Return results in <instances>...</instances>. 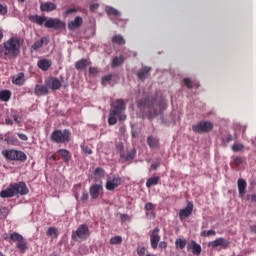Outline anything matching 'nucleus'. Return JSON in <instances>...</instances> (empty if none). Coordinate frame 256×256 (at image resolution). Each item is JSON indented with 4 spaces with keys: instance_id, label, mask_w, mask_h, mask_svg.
Wrapping results in <instances>:
<instances>
[{
    "instance_id": "obj_4",
    "label": "nucleus",
    "mask_w": 256,
    "mask_h": 256,
    "mask_svg": "<svg viewBox=\"0 0 256 256\" xmlns=\"http://www.w3.org/2000/svg\"><path fill=\"white\" fill-rule=\"evenodd\" d=\"M9 239L13 241V243H16V247L21 253H25V250L28 249L27 240H25L23 235L14 232L10 234Z\"/></svg>"
},
{
    "instance_id": "obj_27",
    "label": "nucleus",
    "mask_w": 256,
    "mask_h": 256,
    "mask_svg": "<svg viewBox=\"0 0 256 256\" xmlns=\"http://www.w3.org/2000/svg\"><path fill=\"white\" fill-rule=\"evenodd\" d=\"M147 145L150 147V149H157V147H159V139L153 136H148Z\"/></svg>"
},
{
    "instance_id": "obj_29",
    "label": "nucleus",
    "mask_w": 256,
    "mask_h": 256,
    "mask_svg": "<svg viewBox=\"0 0 256 256\" xmlns=\"http://www.w3.org/2000/svg\"><path fill=\"white\" fill-rule=\"evenodd\" d=\"M161 181V178L159 176L151 177L146 182V187L150 189V187H153V185H157Z\"/></svg>"
},
{
    "instance_id": "obj_19",
    "label": "nucleus",
    "mask_w": 256,
    "mask_h": 256,
    "mask_svg": "<svg viewBox=\"0 0 256 256\" xmlns=\"http://www.w3.org/2000/svg\"><path fill=\"white\" fill-rule=\"evenodd\" d=\"M237 185H238L239 197H245V194L247 193L246 191L247 182L243 178H240L238 179Z\"/></svg>"
},
{
    "instance_id": "obj_44",
    "label": "nucleus",
    "mask_w": 256,
    "mask_h": 256,
    "mask_svg": "<svg viewBox=\"0 0 256 256\" xmlns=\"http://www.w3.org/2000/svg\"><path fill=\"white\" fill-rule=\"evenodd\" d=\"M113 79V75L109 74L102 78V84L107 85Z\"/></svg>"
},
{
    "instance_id": "obj_36",
    "label": "nucleus",
    "mask_w": 256,
    "mask_h": 256,
    "mask_svg": "<svg viewBox=\"0 0 256 256\" xmlns=\"http://www.w3.org/2000/svg\"><path fill=\"white\" fill-rule=\"evenodd\" d=\"M117 117H119L118 114H115L114 112L110 111L108 123L109 125H115L117 123Z\"/></svg>"
},
{
    "instance_id": "obj_41",
    "label": "nucleus",
    "mask_w": 256,
    "mask_h": 256,
    "mask_svg": "<svg viewBox=\"0 0 256 256\" xmlns=\"http://www.w3.org/2000/svg\"><path fill=\"white\" fill-rule=\"evenodd\" d=\"M116 149H117V152L119 153L120 157H125V150H123L124 149L123 143H118L116 145Z\"/></svg>"
},
{
    "instance_id": "obj_24",
    "label": "nucleus",
    "mask_w": 256,
    "mask_h": 256,
    "mask_svg": "<svg viewBox=\"0 0 256 256\" xmlns=\"http://www.w3.org/2000/svg\"><path fill=\"white\" fill-rule=\"evenodd\" d=\"M29 19L32 23H36L37 25H45V23H47V18L38 15L29 16Z\"/></svg>"
},
{
    "instance_id": "obj_1",
    "label": "nucleus",
    "mask_w": 256,
    "mask_h": 256,
    "mask_svg": "<svg viewBox=\"0 0 256 256\" xmlns=\"http://www.w3.org/2000/svg\"><path fill=\"white\" fill-rule=\"evenodd\" d=\"M19 53H21V38H9L0 45V57L1 59H5V61L17 57Z\"/></svg>"
},
{
    "instance_id": "obj_45",
    "label": "nucleus",
    "mask_w": 256,
    "mask_h": 256,
    "mask_svg": "<svg viewBox=\"0 0 256 256\" xmlns=\"http://www.w3.org/2000/svg\"><path fill=\"white\" fill-rule=\"evenodd\" d=\"M94 175H97L98 177H103L105 175V170L102 168H96L94 171Z\"/></svg>"
},
{
    "instance_id": "obj_47",
    "label": "nucleus",
    "mask_w": 256,
    "mask_h": 256,
    "mask_svg": "<svg viewBox=\"0 0 256 256\" xmlns=\"http://www.w3.org/2000/svg\"><path fill=\"white\" fill-rule=\"evenodd\" d=\"M153 209H155V205L151 202H148L145 204V210L146 211H153Z\"/></svg>"
},
{
    "instance_id": "obj_40",
    "label": "nucleus",
    "mask_w": 256,
    "mask_h": 256,
    "mask_svg": "<svg viewBox=\"0 0 256 256\" xmlns=\"http://www.w3.org/2000/svg\"><path fill=\"white\" fill-rule=\"evenodd\" d=\"M201 237H215V235H217V232H215V230H204L201 232Z\"/></svg>"
},
{
    "instance_id": "obj_63",
    "label": "nucleus",
    "mask_w": 256,
    "mask_h": 256,
    "mask_svg": "<svg viewBox=\"0 0 256 256\" xmlns=\"http://www.w3.org/2000/svg\"><path fill=\"white\" fill-rule=\"evenodd\" d=\"M227 141H233V136L229 135V136L227 137Z\"/></svg>"
},
{
    "instance_id": "obj_15",
    "label": "nucleus",
    "mask_w": 256,
    "mask_h": 256,
    "mask_svg": "<svg viewBox=\"0 0 256 256\" xmlns=\"http://www.w3.org/2000/svg\"><path fill=\"white\" fill-rule=\"evenodd\" d=\"M16 195H27L29 193V188H27V184L24 182H20L18 184H13Z\"/></svg>"
},
{
    "instance_id": "obj_49",
    "label": "nucleus",
    "mask_w": 256,
    "mask_h": 256,
    "mask_svg": "<svg viewBox=\"0 0 256 256\" xmlns=\"http://www.w3.org/2000/svg\"><path fill=\"white\" fill-rule=\"evenodd\" d=\"M147 251V249L145 248V247H138L137 248V253H138V255H140V256H143V255H145V252Z\"/></svg>"
},
{
    "instance_id": "obj_33",
    "label": "nucleus",
    "mask_w": 256,
    "mask_h": 256,
    "mask_svg": "<svg viewBox=\"0 0 256 256\" xmlns=\"http://www.w3.org/2000/svg\"><path fill=\"white\" fill-rule=\"evenodd\" d=\"M46 235L48 237H54V238H57L59 236V230H57V228L55 227H50L48 229V231L46 232Z\"/></svg>"
},
{
    "instance_id": "obj_37",
    "label": "nucleus",
    "mask_w": 256,
    "mask_h": 256,
    "mask_svg": "<svg viewBox=\"0 0 256 256\" xmlns=\"http://www.w3.org/2000/svg\"><path fill=\"white\" fill-rule=\"evenodd\" d=\"M123 238L121 236H114L110 239V245H121Z\"/></svg>"
},
{
    "instance_id": "obj_13",
    "label": "nucleus",
    "mask_w": 256,
    "mask_h": 256,
    "mask_svg": "<svg viewBox=\"0 0 256 256\" xmlns=\"http://www.w3.org/2000/svg\"><path fill=\"white\" fill-rule=\"evenodd\" d=\"M191 213H193V202H188L187 206L179 212L180 220L183 221L187 219V217H190Z\"/></svg>"
},
{
    "instance_id": "obj_9",
    "label": "nucleus",
    "mask_w": 256,
    "mask_h": 256,
    "mask_svg": "<svg viewBox=\"0 0 256 256\" xmlns=\"http://www.w3.org/2000/svg\"><path fill=\"white\" fill-rule=\"evenodd\" d=\"M208 247H211L212 249H217V247H222V249H227V247H229V240L223 237L217 238L216 240L209 242Z\"/></svg>"
},
{
    "instance_id": "obj_55",
    "label": "nucleus",
    "mask_w": 256,
    "mask_h": 256,
    "mask_svg": "<svg viewBox=\"0 0 256 256\" xmlns=\"http://www.w3.org/2000/svg\"><path fill=\"white\" fill-rule=\"evenodd\" d=\"M18 137L19 139H21L22 141H27L29 138L27 137V135L23 134V133H18Z\"/></svg>"
},
{
    "instance_id": "obj_2",
    "label": "nucleus",
    "mask_w": 256,
    "mask_h": 256,
    "mask_svg": "<svg viewBox=\"0 0 256 256\" xmlns=\"http://www.w3.org/2000/svg\"><path fill=\"white\" fill-rule=\"evenodd\" d=\"M50 139L54 143H58V144L69 143L71 142L72 134H71V131L67 129H64V130L56 129L51 133Z\"/></svg>"
},
{
    "instance_id": "obj_34",
    "label": "nucleus",
    "mask_w": 256,
    "mask_h": 256,
    "mask_svg": "<svg viewBox=\"0 0 256 256\" xmlns=\"http://www.w3.org/2000/svg\"><path fill=\"white\" fill-rule=\"evenodd\" d=\"M125 58L123 56L115 57L112 60V67H119V65H123Z\"/></svg>"
},
{
    "instance_id": "obj_57",
    "label": "nucleus",
    "mask_w": 256,
    "mask_h": 256,
    "mask_svg": "<svg viewBox=\"0 0 256 256\" xmlns=\"http://www.w3.org/2000/svg\"><path fill=\"white\" fill-rule=\"evenodd\" d=\"M75 11H77L75 8H69L65 11L66 15H71V13H75Z\"/></svg>"
},
{
    "instance_id": "obj_52",
    "label": "nucleus",
    "mask_w": 256,
    "mask_h": 256,
    "mask_svg": "<svg viewBox=\"0 0 256 256\" xmlns=\"http://www.w3.org/2000/svg\"><path fill=\"white\" fill-rule=\"evenodd\" d=\"M184 85L188 87V89H193V85H191V80L188 78H185L184 80Z\"/></svg>"
},
{
    "instance_id": "obj_16",
    "label": "nucleus",
    "mask_w": 256,
    "mask_h": 256,
    "mask_svg": "<svg viewBox=\"0 0 256 256\" xmlns=\"http://www.w3.org/2000/svg\"><path fill=\"white\" fill-rule=\"evenodd\" d=\"M16 192H15V187L13 186V184H11L8 188H6L5 190H2L0 192V197H2V199H8L10 197H15Z\"/></svg>"
},
{
    "instance_id": "obj_17",
    "label": "nucleus",
    "mask_w": 256,
    "mask_h": 256,
    "mask_svg": "<svg viewBox=\"0 0 256 256\" xmlns=\"http://www.w3.org/2000/svg\"><path fill=\"white\" fill-rule=\"evenodd\" d=\"M164 104H160L159 106H155L153 105L152 108H150L148 117L149 119H153L155 117H157V115H159L163 109H165V107H163Z\"/></svg>"
},
{
    "instance_id": "obj_59",
    "label": "nucleus",
    "mask_w": 256,
    "mask_h": 256,
    "mask_svg": "<svg viewBox=\"0 0 256 256\" xmlns=\"http://www.w3.org/2000/svg\"><path fill=\"white\" fill-rule=\"evenodd\" d=\"M98 8H99V5H98V4H92V5L90 6L91 11H97Z\"/></svg>"
},
{
    "instance_id": "obj_6",
    "label": "nucleus",
    "mask_w": 256,
    "mask_h": 256,
    "mask_svg": "<svg viewBox=\"0 0 256 256\" xmlns=\"http://www.w3.org/2000/svg\"><path fill=\"white\" fill-rule=\"evenodd\" d=\"M194 133H211L213 131V123L209 121H200L192 126Z\"/></svg>"
},
{
    "instance_id": "obj_58",
    "label": "nucleus",
    "mask_w": 256,
    "mask_h": 256,
    "mask_svg": "<svg viewBox=\"0 0 256 256\" xmlns=\"http://www.w3.org/2000/svg\"><path fill=\"white\" fill-rule=\"evenodd\" d=\"M159 247H160V249H167V242H165V241L160 242Z\"/></svg>"
},
{
    "instance_id": "obj_53",
    "label": "nucleus",
    "mask_w": 256,
    "mask_h": 256,
    "mask_svg": "<svg viewBox=\"0 0 256 256\" xmlns=\"http://www.w3.org/2000/svg\"><path fill=\"white\" fill-rule=\"evenodd\" d=\"M0 15H7V6L0 4Z\"/></svg>"
},
{
    "instance_id": "obj_54",
    "label": "nucleus",
    "mask_w": 256,
    "mask_h": 256,
    "mask_svg": "<svg viewBox=\"0 0 256 256\" xmlns=\"http://www.w3.org/2000/svg\"><path fill=\"white\" fill-rule=\"evenodd\" d=\"M89 199V193L87 191H83L81 201H87Z\"/></svg>"
},
{
    "instance_id": "obj_48",
    "label": "nucleus",
    "mask_w": 256,
    "mask_h": 256,
    "mask_svg": "<svg viewBox=\"0 0 256 256\" xmlns=\"http://www.w3.org/2000/svg\"><path fill=\"white\" fill-rule=\"evenodd\" d=\"M74 191H75V198L79 199V191H81V184H78L74 187Z\"/></svg>"
},
{
    "instance_id": "obj_21",
    "label": "nucleus",
    "mask_w": 256,
    "mask_h": 256,
    "mask_svg": "<svg viewBox=\"0 0 256 256\" xmlns=\"http://www.w3.org/2000/svg\"><path fill=\"white\" fill-rule=\"evenodd\" d=\"M150 72L151 67L145 66L138 71L137 76L141 81H145Z\"/></svg>"
},
{
    "instance_id": "obj_42",
    "label": "nucleus",
    "mask_w": 256,
    "mask_h": 256,
    "mask_svg": "<svg viewBox=\"0 0 256 256\" xmlns=\"http://www.w3.org/2000/svg\"><path fill=\"white\" fill-rule=\"evenodd\" d=\"M175 245L179 249H185V245H187V241L182 240V239H177L175 242Z\"/></svg>"
},
{
    "instance_id": "obj_7",
    "label": "nucleus",
    "mask_w": 256,
    "mask_h": 256,
    "mask_svg": "<svg viewBox=\"0 0 256 256\" xmlns=\"http://www.w3.org/2000/svg\"><path fill=\"white\" fill-rule=\"evenodd\" d=\"M87 237H89V227H87V225L79 226L72 234V239H74V241H77V239H87Z\"/></svg>"
},
{
    "instance_id": "obj_56",
    "label": "nucleus",
    "mask_w": 256,
    "mask_h": 256,
    "mask_svg": "<svg viewBox=\"0 0 256 256\" xmlns=\"http://www.w3.org/2000/svg\"><path fill=\"white\" fill-rule=\"evenodd\" d=\"M234 163L235 165H241V163H243V160L241 159V157H236L234 158Z\"/></svg>"
},
{
    "instance_id": "obj_50",
    "label": "nucleus",
    "mask_w": 256,
    "mask_h": 256,
    "mask_svg": "<svg viewBox=\"0 0 256 256\" xmlns=\"http://www.w3.org/2000/svg\"><path fill=\"white\" fill-rule=\"evenodd\" d=\"M89 73L90 75H97V73H99V69L97 67H90Z\"/></svg>"
},
{
    "instance_id": "obj_25",
    "label": "nucleus",
    "mask_w": 256,
    "mask_h": 256,
    "mask_svg": "<svg viewBox=\"0 0 256 256\" xmlns=\"http://www.w3.org/2000/svg\"><path fill=\"white\" fill-rule=\"evenodd\" d=\"M40 9L41 11H45V12L55 11V9H57V6L53 2H45L41 4Z\"/></svg>"
},
{
    "instance_id": "obj_11",
    "label": "nucleus",
    "mask_w": 256,
    "mask_h": 256,
    "mask_svg": "<svg viewBox=\"0 0 256 256\" xmlns=\"http://www.w3.org/2000/svg\"><path fill=\"white\" fill-rule=\"evenodd\" d=\"M103 193V185L94 184L89 189L91 199H99V196Z\"/></svg>"
},
{
    "instance_id": "obj_18",
    "label": "nucleus",
    "mask_w": 256,
    "mask_h": 256,
    "mask_svg": "<svg viewBox=\"0 0 256 256\" xmlns=\"http://www.w3.org/2000/svg\"><path fill=\"white\" fill-rule=\"evenodd\" d=\"M82 25H83V18H81L80 16H77L74 20L68 23V29L73 31L75 29H79V27H81Z\"/></svg>"
},
{
    "instance_id": "obj_60",
    "label": "nucleus",
    "mask_w": 256,
    "mask_h": 256,
    "mask_svg": "<svg viewBox=\"0 0 256 256\" xmlns=\"http://www.w3.org/2000/svg\"><path fill=\"white\" fill-rule=\"evenodd\" d=\"M159 167V163H153L152 165H151V170L152 171H155V169H157Z\"/></svg>"
},
{
    "instance_id": "obj_30",
    "label": "nucleus",
    "mask_w": 256,
    "mask_h": 256,
    "mask_svg": "<svg viewBox=\"0 0 256 256\" xmlns=\"http://www.w3.org/2000/svg\"><path fill=\"white\" fill-rule=\"evenodd\" d=\"M4 141L8 144L15 145V143H17V138L13 136L11 133H7L4 136Z\"/></svg>"
},
{
    "instance_id": "obj_62",
    "label": "nucleus",
    "mask_w": 256,
    "mask_h": 256,
    "mask_svg": "<svg viewBox=\"0 0 256 256\" xmlns=\"http://www.w3.org/2000/svg\"><path fill=\"white\" fill-rule=\"evenodd\" d=\"M127 217H129V216H127V215H125V214H122V215H121L122 221H127Z\"/></svg>"
},
{
    "instance_id": "obj_20",
    "label": "nucleus",
    "mask_w": 256,
    "mask_h": 256,
    "mask_svg": "<svg viewBox=\"0 0 256 256\" xmlns=\"http://www.w3.org/2000/svg\"><path fill=\"white\" fill-rule=\"evenodd\" d=\"M35 95H49V87L46 85L37 84L34 89Z\"/></svg>"
},
{
    "instance_id": "obj_26",
    "label": "nucleus",
    "mask_w": 256,
    "mask_h": 256,
    "mask_svg": "<svg viewBox=\"0 0 256 256\" xmlns=\"http://www.w3.org/2000/svg\"><path fill=\"white\" fill-rule=\"evenodd\" d=\"M14 85H23L25 83V74L23 72L18 73L12 78Z\"/></svg>"
},
{
    "instance_id": "obj_10",
    "label": "nucleus",
    "mask_w": 256,
    "mask_h": 256,
    "mask_svg": "<svg viewBox=\"0 0 256 256\" xmlns=\"http://www.w3.org/2000/svg\"><path fill=\"white\" fill-rule=\"evenodd\" d=\"M45 27L48 29H63L65 27V23L57 18L46 19Z\"/></svg>"
},
{
    "instance_id": "obj_31",
    "label": "nucleus",
    "mask_w": 256,
    "mask_h": 256,
    "mask_svg": "<svg viewBox=\"0 0 256 256\" xmlns=\"http://www.w3.org/2000/svg\"><path fill=\"white\" fill-rule=\"evenodd\" d=\"M106 13L107 15H113V17H121V12L113 7H106Z\"/></svg>"
},
{
    "instance_id": "obj_46",
    "label": "nucleus",
    "mask_w": 256,
    "mask_h": 256,
    "mask_svg": "<svg viewBox=\"0 0 256 256\" xmlns=\"http://www.w3.org/2000/svg\"><path fill=\"white\" fill-rule=\"evenodd\" d=\"M243 148H244V146H243V144H241V143H236V144H234V145L232 146V149H233L234 151H243Z\"/></svg>"
},
{
    "instance_id": "obj_3",
    "label": "nucleus",
    "mask_w": 256,
    "mask_h": 256,
    "mask_svg": "<svg viewBox=\"0 0 256 256\" xmlns=\"http://www.w3.org/2000/svg\"><path fill=\"white\" fill-rule=\"evenodd\" d=\"M123 111H125V102L123 99L116 100L110 109V112L118 115L120 121H125V119H127V116L123 114Z\"/></svg>"
},
{
    "instance_id": "obj_32",
    "label": "nucleus",
    "mask_w": 256,
    "mask_h": 256,
    "mask_svg": "<svg viewBox=\"0 0 256 256\" xmlns=\"http://www.w3.org/2000/svg\"><path fill=\"white\" fill-rule=\"evenodd\" d=\"M11 99V91L2 90L0 91V101H9Z\"/></svg>"
},
{
    "instance_id": "obj_64",
    "label": "nucleus",
    "mask_w": 256,
    "mask_h": 256,
    "mask_svg": "<svg viewBox=\"0 0 256 256\" xmlns=\"http://www.w3.org/2000/svg\"><path fill=\"white\" fill-rule=\"evenodd\" d=\"M0 41H3V31L0 30Z\"/></svg>"
},
{
    "instance_id": "obj_5",
    "label": "nucleus",
    "mask_w": 256,
    "mask_h": 256,
    "mask_svg": "<svg viewBox=\"0 0 256 256\" xmlns=\"http://www.w3.org/2000/svg\"><path fill=\"white\" fill-rule=\"evenodd\" d=\"M2 155L10 161H27V155L23 151L17 150H4Z\"/></svg>"
},
{
    "instance_id": "obj_35",
    "label": "nucleus",
    "mask_w": 256,
    "mask_h": 256,
    "mask_svg": "<svg viewBox=\"0 0 256 256\" xmlns=\"http://www.w3.org/2000/svg\"><path fill=\"white\" fill-rule=\"evenodd\" d=\"M112 42L116 43L117 45H125V39L121 35L113 36Z\"/></svg>"
},
{
    "instance_id": "obj_39",
    "label": "nucleus",
    "mask_w": 256,
    "mask_h": 256,
    "mask_svg": "<svg viewBox=\"0 0 256 256\" xmlns=\"http://www.w3.org/2000/svg\"><path fill=\"white\" fill-rule=\"evenodd\" d=\"M46 38H42L41 40L36 41L33 45H32V49H34V51H37V49H41V47H43V43H45Z\"/></svg>"
},
{
    "instance_id": "obj_43",
    "label": "nucleus",
    "mask_w": 256,
    "mask_h": 256,
    "mask_svg": "<svg viewBox=\"0 0 256 256\" xmlns=\"http://www.w3.org/2000/svg\"><path fill=\"white\" fill-rule=\"evenodd\" d=\"M135 158V152H128L127 154H124V157H121V159H124V161H131Z\"/></svg>"
},
{
    "instance_id": "obj_12",
    "label": "nucleus",
    "mask_w": 256,
    "mask_h": 256,
    "mask_svg": "<svg viewBox=\"0 0 256 256\" xmlns=\"http://www.w3.org/2000/svg\"><path fill=\"white\" fill-rule=\"evenodd\" d=\"M159 241H161V236H159V228H155L150 234V243L152 249H157Z\"/></svg>"
},
{
    "instance_id": "obj_8",
    "label": "nucleus",
    "mask_w": 256,
    "mask_h": 256,
    "mask_svg": "<svg viewBox=\"0 0 256 256\" xmlns=\"http://www.w3.org/2000/svg\"><path fill=\"white\" fill-rule=\"evenodd\" d=\"M121 185V178L119 176L108 177L106 181L107 191H115Z\"/></svg>"
},
{
    "instance_id": "obj_14",
    "label": "nucleus",
    "mask_w": 256,
    "mask_h": 256,
    "mask_svg": "<svg viewBox=\"0 0 256 256\" xmlns=\"http://www.w3.org/2000/svg\"><path fill=\"white\" fill-rule=\"evenodd\" d=\"M46 85L48 89H52V91H57L61 89V81L55 77H52L46 81Z\"/></svg>"
},
{
    "instance_id": "obj_22",
    "label": "nucleus",
    "mask_w": 256,
    "mask_h": 256,
    "mask_svg": "<svg viewBox=\"0 0 256 256\" xmlns=\"http://www.w3.org/2000/svg\"><path fill=\"white\" fill-rule=\"evenodd\" d=\"M37 65L39 69H42V71H49V67H51L52 62L49 59H41L38 61Z\"/></svg>"
},
{
    "instance_id": "obj_28",
    "label": "nucleus",
    "mask_w": 256,
    "mask_h": 256,
    "mask_svg": "<svg viewBox=\"0 0 256 256\" xmlns=\"http://www.w3.org/2000/svg\"><path fill=\"white\" fill-rule=\"evenodd\" d=\"M89 60L87 59H81L79 60L78 62H76L75 64V68L78 70V71H83V69H86V67H89Z\"/></svg>"
},
{
    "instance_id": "obj_51",
    "label": "nucleus",
    "mask_w": 256,
    "mask_h": 256,
    "mask_svg": "<svg viewBox=\"0 0 256 256\" xmlns=\"http://www.w3.org/2000/svg\"><path fill=\"white\" fill-rule=\"evenodd\" d=\"M82 150H83L84 153H86L87 155H91V153H93V150H91V148H89V146H82Z\"/></svg>"
},
{
    "instance_id": "obj_61",
    "label": "nucleus",
    "mask_w": 256,
    "mask_h": 256,
    "mask_svg": "<svg viewBox=\"0 0 256 256\" xmlns=\"http://www.w3.org/2000/svg\"><path fill=\"white\" fill-rule=\"evenodd\" d=\"M6 125H13V121L9 118L5 120Z\"/></svg>"
},
{
    "instance_id": "obj_23",
    "label": "nucleus",
    "mask_w": 256,
    "mask_h": 256,
    "mask_svg": "<svg viewBox=\"0 0 256 256\" xmlns=\"http://www.w3.org/2000/svg\"><path fill=\"white\" fill-rule=\"evenodd\" d=\"M188 249L192 250L193 255H197V256L201 255V251H202L201 245L197 244V242L195 241H192L190 245H188Z\"/></svg>"
},
{
    "instance_id": "obj_38",
    "label": "nucleus",
    "mask_w": 256,
    "mask_h": 256,
    "mask_svg": "<svg viewBox=\"0 0 256 256\" xmlns=\"http://www.w3.org/2000/svg\"><path fill=\"white\" fill-rule=\"evenodd\" d=\"M58 153L64 161H69L70 156H69V152L66 149H60L58 150Z\"/></svg>"
}]
</instances>
